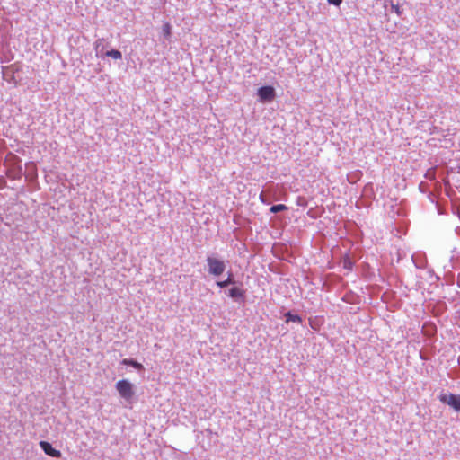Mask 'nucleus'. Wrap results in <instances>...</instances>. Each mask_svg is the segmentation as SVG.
<instances>
[{"instance_id": "f257e3e1", "label": "nucleus", "mask_w": 460, "mask_h": 460, "mask_svg": "<svg viewBox=\"0 0 460 460\" xmlns=\"http://www.w3.org/2000/svg\"><path fill=\"white\" fill-rule=\"evenodd\" d=\"M208 272L214 277H219L226 269L227 261L217 258L215 255H208L206 258Z\"/></svg>"}, {"instance_id": "f03ea898", "label": "nucleus", "mask_w": 460, "mask_h": 460, "mask_svg": "<svg viewBox=\"0 0 460 460\" xmlns=\"http://www.w3.org/2000/svg\"><path fill=\"white\" fill-rule=\"evenodd\" d=\"M116 390L126 402H131L135 394L134 385L127 379L116 383Z\"/></svg>"}, {"instance_id": "7ed1b4c3", "label": "nucleus", "mask_w": 460, "mask_h": 460, "mask_svg": "<svg viewBox=\"0 0 460 460\" xmlns=\"http://www.w3.org/2000/svg\"><path fill=\"white\" fill-rule=\"evenodd\" d=\"M438 399L441 402L448 405L454 411L460 412V394L442 392L438 395Z\"/></svg>"}, {"instance_id": "20e7f679", "label": "nucleus", "mask_w": 460, "mask_h": 460, "mask_svg": "<svg viewBox=\"0 0 460 460\" xmlns=\"http://www.w3.org/2000/svg\"><path fill=\"white\" fill-rule=\"evenodd\" d=\"M276 92L272 86H261L258 89V96L261 102H268L275 98Z\"/></svg>"}, {"instance_id": "39448f33", "label": "nucleus", "mask_w": 460, "mask_h": 460, "mask_svg": "<svg viewBox=\"0 0 460 460\" xmlns=\"http://www.w3.org/2000/svg\"><path fill=\"white\" fill-rule=\"evenodd\" d=\"M40 447L46 455L57 458L61 457V452L59 450L55 449L50 443L47 441H40Z\"/></svg>"}, {"instance_id": "423d86ee", "label": "nucleus", "mask_w": 460, "mask_h": 460, "mask_svg": "<svg viewBox=\"0 0 460 460\" xmlns=\"http://www.w3.org/2000/svg\"><path fill=\"white\" fill-rule=\"evenodd\" d=\"M228 296L235 301H243L245 298V291L238 287H232L229 289Z\"/></svg>"}, {"instance_id": "0eeeda50", "label": "nucleus", "mask_w": 460, "mask_h": 460, "mask_svg": "<svg viewBox=\"0 0 460 460\" xmlns=\"http://www.w3.org/2000/svg\"><path fill=\"white\" fill-rule=\"evenodd\" d=\"M94 49H95L97 57L103 56V53H104L103 50L105 49L104 40L103 39L97 40L94 44Z\"/></svg>"}, {"instance_id": "6e6552de", "label": "nucleus", "mask_w": 460, "mask_h": 460, "mask_svg": "<svg viewBox=\"0 0 460 460\" xmlns=\"http://www.w3.org/2000/svg\"><path fill=\"white\" fill-rule=\"evenodd\" d=\"M286 322H294V323H301L302 318L298 314H294L291 312H288L285 314Z\"/></svg>"}, {"instance_id": "1a4fd4ad", "label": "nucleus", "mask_w": 460, "mask_h": 460, "mask_svg": "<svg viewBox=\"0 0 460 460\" xmlns=\"http://www.w3.org/2000/svg\"><path fill=\"white\" fill-rule=\"evenodd\" d=\"M103 56L111 58L113 59H121L122 58L121 52L117 49L108 50L103 53Z\"/></svg>"}, {"instance_id": "9d476101", "label": "nucleus", "mask_w": 460, "mask_h": 460, "mask_svg": "<svg viewBox=\"0 0 460 460\" xmlns=\"http://www.w3.org/2000/svg\"><path fill=\"white\" fill-rule=\"evenodd\" d=\"M123 365L131 366L134 368L140 370L143 368L142 364L138 363L137 361H135L133 359L125 358L121 362Z\"/></svg>"}, {"instance_id": "9b49d317", "label": "nucleus", "mask_w": 460, "mask_h": 460, "mask_svg": "<svg viewBox=\"0 0 460 460\" xmlns=\"http://www.w3.org/2000/svg\"><path fill=\"white\" fill-rule=\"evenodd\" d=\"M285 210H288V207L284 204L273 205L270 208V211L274 214L281 212V211H285Z\"/></svg>"}, {"instance_id": "f8f14e48", "label": "nucleus", "mask_w": 460, "mask_h": 460, "mask_svg": "<svg viewBox=\"0 0 460 460\" xmlns=\"http://www.w3.org/2000/svg\"><path fill=\"white\" fill-rule=\"evenodd\" d=\"M171 30H172V26L170 25V23L166 22V23H164L163 25L162 31H163L164 36L166 39L170 38V36H171Z\"/></svg>"}, {"instance_id": "ddd939ff", "label": "nucleus", "mask_w": 460, "mask_h": 460, "mask_svg": "<svg viewBox=\"0 0 460 460\" xmlns=\"http://www.w3.org/2000/svg\"><path fill=\"white\" fill-rule=\"evenodd\" d=\"M228 286L235 284V279L231 271H228L227 278L225 279Z\"/></svg>"}, {"instance_id": "4468645a", "label": "nucleus", "mask_w": 460, "mask_h": 460, "mask_svg": "<svg viewBox=\"0 0 460 460\" xmlns=\"http://www.w3.org/2000/svg\"><path fill=\"white\" fill-rule=\"evenodd\" d=\"M259 199H260V200H261L263 204H267V205H268V204H270V201L266 198V196L264 195V193H263V192H261V193L260 194Z\"/></svg>"}, {"instance_id": "2eb2a0df", "label": "nucleus", "mask_w": 460, "mask_h": 460, "mask_svg": "<svg viewBox=\"0 0 460 460\" xmlns=\"http://www.w3.org/2000/svg\"><path fill=\"white\" fill-rule=\"evenodd\" d=\"M327 2L330 4H333L335 6H340L341 4L342 3V0H327Z\"/></svg>"}, {"instance_id": "dca6fc26", "label": "nucleus", "mask_w": 460, "mask_h": 460, "mask_svg": "<svg viewBox=\"0 0 460 460\" xmlns=\"http://www.w3.org/2000/svg\"><path fill=\"white\" fill-rule=\"evenodd\" d=\"M216 284L220 288H224L228 287V285L226 284V280L217 281Z\"/></svg>"}, {"instance_id": "f3484780", "label": "nucleus", "mask_w": 460, "mask_h": 460, "mask_svg": "<svg viewBox=\"0 0 460 460\" xmlns=\"http://www.w3.org/2000/svg\"><path fill=\"white\" fill-rule=\"evenodd\" d=\"M345 267L346 268H350L351 267V262L350 261H345Z\"/></svg>"}, {"instance_id": "a211bd4d", "label": "nucleus", "mask_w": 460, "mask_h": 460, "mask_svg": "<svg viewBox=\"0 0 460 460\" xmlns=\"http://www.w3.org/2000/svg\"><path fill=\"white\" fill-rule=\"evenodd\" d=\"M393 8L395 10L397 13H399V7L398 6H393Z\"/></svg>"}]
</instances>
